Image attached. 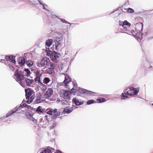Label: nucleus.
Returning <instances> with one entry per match:
<instances>
[{
    "label": "nucleus",
    "mask_w": 153,
    "mask_h": 153,
    "mask_svg": "<svg viewBox=\"0 0 153 153\" xmlns=\"http://www.w3.org/2000/svg\"><path fill=\"white\" fill-rule=\"evenodd\" d=\"M130 24L127 21H125L122 24V27L123 28L122 29V33L135 36L138 41L140 42L142 39V34L140 33H136V32L133 30L128 29L130 27Z\"/></svg>",
    "instance_id": "1"
},
{
    "label": "nucleus",
    "mask_w": 153,
    "mask_h": 153,
    "mask_svg": "<svg viewBox=\"0 0 153 153\" xmlns=\"http://www.w3.org/2000/svg\"><path fill=\"white\" fill-rule=\"evenodd\" d=\"M138 92V90L137 88H135L132 87L127 88L125 91V93L122 94L121 99L124 100L126 98H128V96L135 95H136Z\"/></svg>",
    "instance_id": "2"
},
{
    "label": "nucleus",
    "mask_w": 153,
    "mask_h": 153,
    "mask_svg": "<svg viewBox=\"0 0 153 153\" xmlns=\"http://www.w3.org/2000/svg\"><path fill=\"white\" fill-rule=\"evenodd\" d=\"M57 36L54 39V42L55 43V49L56 51L59 50L62 48L61 41L62 40V34L60 33H57Z\"/></svg>",
    "instance_id": "3"
},
{
    "label": "nucleus",
    "mask_w": 153,
    "mask_h": 153,
    "mask_svg": "<svg viewBox=\"0 0 153 153\" xmlns=\"http://www.w3.org/2000/svg\"><path fill=\"white\" fill-rule=\"evenodd\" d=\"M52 63L50 61V60L49 58L47 57H45L42 58L40 62H37L36 63L37 65L39 67H45L50 65Z\"/></svg>",
    "instance_id": "4"
},
{
    "label": "nucleus",
    "mask_w": 153,
    "mask_h": 153,
    "mask_svg": "<svg viewBox=\"0 0 153 153\" xmlns=\"http://www.w3.org/2000/svg\"><path fill=\"white\" fill-rule=\"evenodd\" d=\"M24 72L21 71H19V70L17 69L15 71L14 75V78L17 82H20L24 79Z\"/></svg>",
    "instance_id": "5"
},
{
    "label": "nucleus",
    "mask_w": 153,
    "mask_h": 153,
    "mask_svg": "<svg viewBox=\"0 0 153 153\" xmlns=\"http://www.w3.org/2000/svg\"><path fill=\"white\" fill-rule=\"evenodd\" d=\"M46 111H47V114L50 115H52L53 118L54 119L59 117L60 115V112L57 111V109L56 108L54 109H47Z\"/></svg>",
    "instance_id": "6"
},
{
    "label": "nucleus",
    "mask_w": 153,
    "mask_h": 153,
    "mask_svg": "<svg viewBox=\"0 0 153 153\" xmlns=\"http://www.w3.org/2000/svg\"><path fill=\"white\" fill-rule=\"evenodd\" d=\"M23 107V106H21L20 105L18 107H17V106L15 108L10 110L9 111L7 114L6 116V117H8L16 111H19V112H18V113H22V111H24V110L22 109Z\"/></svg>",
    "instance_id": "7"
},
{
    "label": "nucleus",
    "mask_w": 153,
    "mask_h": 153,
    "mask_svg": "<svg viewBox=\"0 0 153 153\" xmlns=\"http://www.w3.org/2000/svg\"><path fill=\"white\" fill-rule=\"evenodd\" d=\"M50 67L46 69L44 68L42 71L46 74H51L54 72V69L55 67V64L54 63H51L50 65Z\"/></svg>",
    "instance_id": "8"
},
{
    "label": "nucleus",
    "mask_w": 153,
    "mask_h": 153,
    "mask_svg": "<svg viewBox=\"0 0 153 153\" xmlns=\"http://www.w3.org/2000/svg\"><path fill=\"white\" fill-rule=\"evenodd\" d=\"M60 54L55 51L52 52L51 58L52 60L54 62H57L59 60Z\"/></svg>",
    "instance_id": "9"
},
{
    "label": "nucleus",
    "mask_w": 153,
    "mask_h": 153,
    "mask_svg": "<svg viewBox=\"0 0 153 153\" xmlns=\"http://www.w3.org/2000/svg\"><path fill=\"white\" fill-rule=\"evenodd\" d=\"M78 90L79 92L81 94H85L91 96L94 95L93 94H96L95 93L80 88H79Z\"/></svg>",
    "instance_id": "10"
},
{
    "label": "nucleus",
    "mask_w": 153,
    "mask_h": 153,
    "mask_svg": "<svg viewBox=\"0 0 153 153\" xmlns=\"http://www.w3.org/2000/svg\"><path fill=\"white\" fill-rule=\"evenodd\" d=\"M71 92L70 91H64L62 93H61V96L65 99H68L70 97Z\"/></svg>",
    "instance_id": "11"
},
{
    "label": "nucleus",
    "mask_w": 153,
    "mask_h": 153,
    "mask_svg": "<svg viewBox=\"0 0 153 153\" xmlns=\"http://www.w3.org/2000/svg\"><path fill=\"white\" fill-rule=\"evenodd\" d=\"M53 93V90L52 88H48L45 94V98L49 99L52 96Z\"/></svg>",
    "instance_id": "12"
},
{
    "label": "nucleus",
    "mask_w": 153,
    "mask_h": 153,
    "mask_svg": "<svg viewBox=\"0 0 153 153\" xmlns=\"http://www.w3.org/2000/svg\"><path fill=\"white\" fill-rule=\"evenodd\" d=\"M41 76L42 74L36 75V77L34 80L39 85L41 86H45V85L43 84L40 80V77Z\"/></svg>",
    "instance_id": "13"
},
{
    "label": "nucleus",
    "mask_w": 153,
    "mask_h": 153,
    "mask_svg": "<svg viewBox=\"0 0 153 153\" xmlns=\"http://www.w3.org/2000/svg\"><path fill=\"white\" fill-rule=\"evenodd\" d=\"M25 97L26 99L29 98V97L32 96L33 94V91L31 89L28 88L25 89Z\"/></svg>",
    "instance_id": "14"
},
{
    "label": "nucleus",
    "mask_w": 153,
    "mask_h": 153,
    "mask_svg": "<svg viewBox=\"0 0 153 153\" xmlns=\"http://www.w3.org/2000/svg\"><path fill=\"white\" fill-rule=\"evenodd\" d=\"M73 102L74 103L77 105H82L84 103L83 101L77 98H74L72 100Z\"/></svg>",
    "instance_id": "15"
},
{
    "label": "nucleus",
    "mask_w": 153,
    "mask_h": 153,
    "mask_svg": "<svg viewBox=\"0 0 153 153\" xmlns=\"http://www.w3.org/2000/svg\"><path fill=\"white\" fill-rule=\"evenodd\" d=\"M71 82L70 79L68 78L67 79V78H65V79L63 82V85H64L66 88H68L69 85V84Z\"/></svg>",
    "instance_id": "16"
},
{
    "label": "nucleus",
    "mask_w": 153,
    "mask_h": 153,
    "mask_svg": "<svg viewBox=\"0 0 153 153\" xmlns=\"http://www.w3.org/2000/svg\"><path fill=\"white\" fill-rule=\"evenodd\" d=\"M26 59H24L22 57H20L18 60V62L19 64L21 66H22L24 65V64L25 62Z\"/></svg>",
    "instance_id": "17"
},
{
    "label": "nucleus",
    "mask_w": 153,
    "mask_h": 153,
    "mask_svg": "<svg viewBox=\"0 0 153 153\" xmlns=\"http://www.w3.org/2000/svg\"><path fill=\"white\" fill-rule=\"evenodd\" d=\"M34 95H32L30 97H29V98L27 99H26V100H24L23 101H24L28 104H30L33 102V100L34 99Z\"/></svg>",
    "instance_id": "18"
},
{
    "label": "nucleus",
    "mask_w": 153,
    "mask_h": 153,
    "mask_svg": "<svg viewBox=\"0 0 153 153\" xmlns=\"http://www.w3.org/2000/svg\"><path fill=\"white\" fill-rule=\"evenodd\" d=\"M72 83L73 85V87L71 89V90L73 92H76L77 88V84L75 81L73 82Z\"/></svg>",
    "instance_id": "19"
},
{
    "label": "nucleus",
    "mask_w": 153,
    "mask_h": 153,
    "mask_svg": "<svg viewBox=\"0 0 153 153\" xmlns=\"http://www.w3.org/2000/svg\"><path fill=\"white\" fill-rule=\"evenodd\" d=\"M73 110V107H70L68 108H65L64 109L63 111L65 113L69 114Z\"/></svg>",
    "instance_id": "20"
},
{
    "label": "nucleus",
    "mask_w": 153,
    "mask_h": 153,
    "mask_svg": "<svg viewBox=\"0 0 153 153\" xmlns=\"http://www.w3.org/2000/svg\"><path fill=\"white\" fill-rule=\"evenodd\" d=\"M25 81L28 86H30L33 82V79H30L27 78L25 79Z\"/></svg>",
    "instance_id": "21"
},
{
    "label": "nucleus",
    "mask_w": 153,
    "mask_h": 153,
    "mask_svg": "<svg viewBox=\"0 0 153 153\" xmlns=\"http://www.w3.org/2000/svg\"><path fill=\"white\" fill-rule=\"evenodd\" d=\"M53 42V40L52 39H48L46 42V45L48 47H50L52 44Z\"/></svg>",
    "instance_id": "22"
},
{
    "label": "nucleus",
    "mask_w": 153,
    "mask_h": 153,
    "mask_svg": "<svg viewBox=\"0 0 153 153\" xmlns=\"http://www.w3.org/2000/svg\"><path fill=\"white\" fill-rule=\"evenodd\" d=\"M20 106H23L24 107H25L28 109L31 108L30 106L27 105L25 103H24V102L23 101L20 104Z\"/></svg>",
    "instance_id": "23"
},
{
    "label": "nucleus",
    "mask_w": 153,
    "mask_h": 153,
    "mask_svg": "<svg viewBox=\"0 0 153 153\" xmlns=\"http://www.w3.org/2000/svg\"><path fill=\"white\" fill-rule=\"evenodd\" d=\"M50 81V79L47 77L45 78L43 80V83L45 84H47Z\"/></svg>",
    "instance_id": "24"
},
{
    "label": "nucleus",
    "mask_w": 153,
    "mask_h": 153,
    "mask_svg": "<svg viewBox=\"0 0 153 153\" xmlns=\"http://www.w3.org/2000/svg\"><path fill=\"white\" fill-rule=\"evenodd\" d=\"M40 153H52L51 151L48 149H46L42 151Z\"/></svg>",
    "instance_id": "25"
},
{
    "label": "nucleus",
    "mask_w": 153,
    "mask_h": 153,
    "mask_svg": "<svg viewBox=\"0 0 153 153\" xmlns=\"http://www.w3.org/2000/svg\"><path fill=\"white\" fill-rule=\"evenodd\" d=\"M97 101L99 103H101L105 102V99L103 98H99L97 100Z\"/></svg>",
    "instance_id": "26"
},
{
    "label": "nucleus",
    "mask_w": 153,
    "mask_h": 153,
    "mask_svg": "<svg viewBox=\"0 0 153 153\" xmlns=\"http://www.w3.org/2000/svg\"><path fill=\"white\" fill-rule=\"evenodd\" d=\"M27 64L29 67L32 66L33 64V62L31 60H29L27 61L26 62Z\"/></svg>",
    "instance_id": "27"
},
{
    "label": "nucleus",
    "mask_w": 153,
    "mask_h": 153,
    "mask_svg": "<svg viewBox=\"0 0 153 153\" xmlns=\"http://www.w3.org/2000/svg\"><path fill=\"white\" fill-rule=\"evenodd\" d=\"M5 59L7 60H11V61L14 64H16V62L14 59H12V58L11 57H10V58H8V57H7V56H6Z\"/></svg>",
    "instance_id": "28"
},
{
    "label": "nucleus",
    "mask_w": 153,
    "mask_h": 153,
    "mask_svg": "<svg viewBox=\"0 0 153 153\" xmlns=\"http://www.w3.org/2000/svg\"><path fill=\"white\" fill-rule=\"evenodd\" d=\"M41 108L40 106H39L36 110V111L39 113H42V111Z\"/></svg>",
    "instance_id": "29"
},
{
    "label": "nucleus",
    "mask_w": 153,
    "mask_h": 153,
    "mask_svg": "<svg viewBox=\"0 0 153 153\" xmlns=\"http://www.w3.org/2000/svg\"><path fill=\"white\" fill-rule=\"evenodd\" d=\"M41 99L39 97H37L36 98L35 101L34 102L35 103H39L41 102Z\"/></svg>",
    "instance_id": "30"
},
{
    "label": "nucleus",
    "mask_w": 153,
    "mask_h": 153,
    "mask_svg": "<svg viewBox=\"0 0 153 153\" xmlns=\"http://www.w3.org/2000/svg\"><path fill=\"white\" fill-rule=\"evenodd\" d=\"M64 68L63 65L62 64H60L58 67V69L59 71L62 70Z\"/></svg>",
    "instance_id": "31"
},
{
    "label": "nucleus",
    "mask_w": 153,
    "mask_h": 153,
    "mask_svg": "<svg viewBox=\"0 0 153 153\" xmlns=\"http://www.w3.org/2000/svg\"><path fill=\"white\" fill-rule=\"evenodd\" d=\"M32 116L33 115L30 114V117H29V119L33 120L34 123L36 122V120L33 118L32 117Z\"/></svg>",
    "instance_id": "32"
},
{
    "label": "nucleus",
    "mask_w": 153,
    "mask_h": 153,
    "mask_svg": "<svg viewBox=\"0 0 153 153\" xmlns=\"http://www.w3.org/2000/svg\"><path fill=\"white\" fill-rule=\"evenodd\" d=\"M24 70L26 72V73L27 74V76L28 77V76L30 74V70L27 69L25 68L24 69Z\"/></svg>",
    "instance_id": "33"
},
{
    "label": "nucleus",
    "mask_w": 153,
    "mask_h": 153,
    "mask_svg": "<svg viewBox=\"0 0 153 153\" xmlns=\"http://www.w3.org/2000/svg\"><path fill=\"white\" fill-rule=\"evenodd\" d=\"M127 11L129 13H131L134 12V10L130 8H129L128 9Z\"/></svg>",
    "instance_id": "34"
},
{
    "label": "nucleus",
    "mask_w": 153,
    "mask_h": 153,
    "mask_svg": "<svg viewBox=\"0 0 153 153\" xmlns=\"http://www.w3.org/2000/svg\"><path fill=\"white\" fill-rule=\"evenodd\" d=\"M94 101L93 100H88L87 102V104L88 105H90L93 103H94Z\"/></svg>",
    "instance_id": "35"
},
{
    "label": "nucleus",
    "mask_w": 153,
    "mask_h": 153,
    "mask_svg": "<svg viewBox=\"0 0 153 153\" xmlns=\"http://www.w3.org/2000/svg\"><path fill=\"white\" fill-rule=\"evenodd\" d=\"M137 25H139L141 27V30L143 28V24L141 22H139L137 24Z\"/></svg>",
    "instance_id": "36"
},
{
    "label": "nucleus",
    "mask_w": 153,
    "mask_h": 153,
    "mask_svg": "<svg viewBox=\"0 0 153 153\" xmlns=\"http://www.w3.org/2000/svg\"><path fill=\"white\" fill-rule=\"evenodd\" d=\"M35 75L42 74L41 73H40V71H39L38 70H37L36 71H35Z\"/></svg>",
    "instance_id": "37"
},
{
    "label": "nucleus",
    "mask_w": 153,
    "mask_h": 153,
    "mask_svg": "<svg viewBox=\"0 0 153 153\" xmlns=\"http://www.w3.org/2000/svg\"><path fill=\"white\" fill-rule=\"evenodd\" d=\"M9 65V68L12 70H14L15 69V68L13 66L10 65Z\"/></svg>",
    "instance_id": "38"
},
{
    "label": "nucleus",
    "mask_w": 153,
    "mask_h": 153,
    "mask_svg": "<svg viewBox=\"0 0 153 153\" xmlns=\"http://www.w3.org/2000/svg\"><path fill=\"white\" fill-rule=\"evenodd\" d=\"M61 21V22H63V23H68V24H69V23H68V22H67L65 20H64L63 19H60Z\"/></svg>",
    "instance_id": "39"
},
{
    "label": "nucleus",
    "mask_w": 153,
    "mask_h": 153,
    "mask_svg": "<svg viewBox=\"0 0 153 153\" xmlns=\"http://www.w3.org/2000/svg\"><path fill=\"white\" fill-rule=\"evenodd\" d=\"M11 57L12 58V59H13L15 58V57L13 55L12 56H8V58H10V57Z\"/></svg>",
    "instance_id": "40"
},
{
    "label": "nucleus",
    "mask_w": 153,
    "mask_h": 153,
    "mask_svg": "<svg viewBox=\"0 0 153 153\" xmlns=\"http://www.w3.org/2000/svg\"><path fill=\"white\" fill-rule=\"evenodd\" d=\"M63 103H64L65 105L66 104L68 103L67 101L65 100H63Z\"/></svg>",
    "instance_id": "41"
},
{
    "label": "nucleus",
    "mask_w": 153,
    "mask_h": 153,
    "mask_svg": "<svg viewBox=\"0 0 153 153\" xmlns=\"http://www.w3.org/2000/svg\"><path fill=\"white\" fill-rule=\"evenodd\" d=\"M5 118V117L4 116L2 117H0V121H2L3 120V119H4Z\"/></svg>",
    "instance_id": "42"
},
{
    "label": "nucleus",
    "mask_w": 153,
    "mask_h": 153,
    "mask_svg": "<svg viewBox=\"0 0 153 153\" xmlns=\"http://www.w3.org/2000/svg\"><path fill=\"white\" fill-rule=\"evenodd\" d=\"M55 153H62L59 150H57L56 152H55Z\"/></svg>",
    "instance_id": "43"
},
{
    "label": "nucleus",
    "mask_w": 153,
    "mask_h": 153,
    "mask_svg": "<svg viewBox=\"0 0 153 153\" xmlns=\"http://www.w3.org/2000/svg\"><path fill=\"white\" fill-rule=\"evenodd\" d=\"M123 22H119V26H121V25H122V24H123Z\"/></svg>",
    "instance_id": "44"
},
{
    "label": "nucleus",
    "mask_w": 153,
    "mask_h": 153,
    "mask_svg": "<svg viewBox=\"0 0 153 153\" xmlns=\"http://www.w3.org/2000/svg\"><path fill=\"white\" fill-rule=\"evenodd\" d=\"M38 1H39V3L41 4H42V5H43L44 4L40 1H39L38 0Z\"/></svg>",
    "instance_id": "45"
},
{
    "label": "nucleus",
    "mask_w": 153,
    "mask_h": 153,
    "mask_svg": "<svg viewBox=\"0 0 153 153\" xmlns=\"http://www.w3.org/2000/svg\"><path fill=\"white\" fill-rule=\"evenodd\" d=\"M20 84L23 87H24L23 85V83H22V82H20Z\"/></svg>",
    "instance_id": "46"
},
{
    "label": "nucleus",
    "mask_w": 153,
    "mask_h": 153,
    "mask_svg": "<svg viewBox=\"0 0 153 153\" xmlns=\"http://www.w3.org/2000/svg\"><path fill=\"white\" fill-rule=\"evenodd\" d=\"M45 5L44 4L43 5V8L44 9H46V8H45Z\"/></svg>",
    "instance_id": "47"
},
{
    "label": "nucleus",
    "mask_w": 153,
    "mask_h": 153,
    "mask_svg": "<svg viewBox=\"0 0 153 153\" xmlns=\"http://www.w3.org/2000/svg\"><path fill=\"white\" fill-rule=\"evenodd\" d=\"M151 67H152V66L149 67V69H150V68H151Z\"/></svg>",
    "instance_id": "48"
},
{
    "label": "nucleus",
    "mask_w": 153,
    "mask_h": 153,
    "mask_svg": "<svg viewBox=\"0 0 153 153\" xmlns=\"http://www.w3.org/2000/svg\"><path fill=\"white\" fill-rule=\"evenodd\" d=\"M1 60L2 61H4V60Z\"/></svg>",
    "instance_id": "49"
},
{
    "label": "nucleus",
    "mask_w": 153,
    "mask_h": 153,
    "mask_svg": "<svg viewBox=\"0 0 153 153\" xmlns=\"http://www.w3.org/2000/svg\"><path fill=\"white\" fill-rule=\"evenodd\" d=\"M56 17L57 18H59L57 17V16H56Z\"/></svg>",
    "instance_id": "50"
},
{
    "label": "nucleus",
    "mask_w": 153,
    "mask_h": 153,
    "mask_svg": "<svg viewBox=\"0 0 153 153\" xmlns=\"http://www.w3.org/2000/svg\"><path fill=\"white\" fill-rule=\"evenodd\" d=\"M152 105H153V104H152Z\"/></svg>",
    "instance_id": "51"
}]
</instances>
